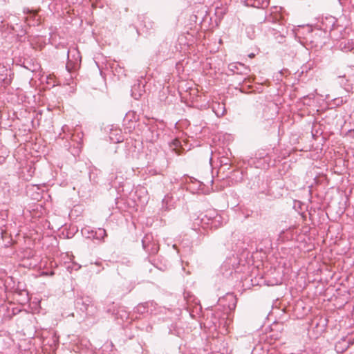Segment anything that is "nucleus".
I'll use <instances>...</instances> for the list:
<instances>
[{
  "label": "nucleus",
  "mask_w": 354,
  "mask_h": 354,
  "mask_svg": "<svg viewBox=\"0 0 354 354\" xmlns=\"http://www.w3.org/2000/svg\"><path fill=\"white\" fill-rule=\"evenodd\" d=\"M142 245L149 255H155L159 251V244L151 234H145L142 239Z\"/></svg>",
  "instance_id": "1"
},
{
  "label": "nucleus",
  "mask_w": 354,
  "mask_h": 354,
  "mask_svg": "<svg viewBox=\"0 0 354 354\" xmlns=\"http://www.w3.org/2000/svg\"><path fill=\"white\" fill-rule=\"evenodd\" d=\"M67 57L68 59L66 68L68 71L71 72L80 64L81 55L80 53L76 48H73L68 50Z\"/></svg>",
  "instance_id": "2"
},
{
  "label": "nucleus",
  "mask_w": 354,
  "mask_h": 354,
  "mask_svg": "<svg viewBox=\"0 0 354 354\" xmlns=\"http://www.w3.org/2000/svg\"><path fill=\"white\" fill-rule=\"evenodd\" d=\"M23 12L28 15L25 17V22L28 26H35L40 24V17L38 15L37 11L25 8Z\"/></svg>",
  "instance_id": "3"
},
{
  "label": "nucleus",
  "mask_w": 354,
  "mask_h": 354,
  "mask_svg": "<svg viewBox=\"0 0 354 354\" xmlns=\"http://www.w3.org/2000/svg\"><path fill=\"white\" fill-rule=\"evenodd\" d=\"M92 305L91 298L89 297H80L75 300V308L82 313H88V308Z\"/></svg>",
  "instance_id": "4"
},
{
  "label": "nucleus",
  "mask_w": 354,
  "mask_h": 354,
  "mask_svg": "<svg viewBox=\"0 0 354 354\" xmlns=\"http://www.w3.org/2000/svg\"><path fill=\"white\" fill-rule=\"evenodd\" d=\"M228 69L233 73L241 75H248L250 71L248 67L239 62L230 64Z\"/></svg>",
  "instance_id": "5"
},
{
  "label": "nucleus",
  "mask_w": 354,
  "mask_h": 354,
  "mask_svg": "<svg viewBox=\"0 0 354 354\" xmlns=\"http://www.w3.org/2000/svg\"><path fill=\"white\" fill-rule=\"evenodd\" d=\"M278 28H272L269 29V33L272 35L279 43H282L285 37V34L287 33L286 28L278 25Z\"/></svg>",
  "instance_id": "6"
},
{
  "label": "nucleus",
  "mask_w": 354,
  "mask_h": 354,
  "mask_svg": "<svg viewBox=\"0 0 354 354\" xmlns=\"http://www.w3.org/2000/svg\"><path fill=\"white\" fill-rule=\"evenodd\" d=\"M241 1L248 7L264 9L270 3V0H241Z\"/></svg>",
  "instance_id": "7"
},
{
  "label": "nucleus",
  "mask_w": 354,
  "mask_h": 354,
  "mask_svg": "<svg viewBox=\"0 0 354 354\" xmlns=\"http://www.w3.org/2000/svg\"><path fill=\"white\" fill-rule=\"evenodd\" d=\"M221 216L216 215L213 218H208L207 215H204L201 218H197L196 220L198 221L197 225H201L204 227V225H211L212 227L216 226V223L219 221Z\"/></svg>",
  "instance_id": "8"
},
{
  "label": "nucleus",
  "mask_w": 354,
  "mask_h": 354,
  "mask_svg": "<svg viewBox=\"0 0 354 354\" xmlns=\"http://www.w3.org/2000/svg\"><path fill=\"white\" fill-rule=\"evenodd\" d=\"M109 138L114 143L122 142L124 140L123 136L120 130H112L110 132Z\"/></svg>",
  "instance_id": "9"
},
{
  "label": "nucleus",
  "mask_w": 354,
  "mask_h": 354,
  "mask_svg": "<svg viewBox=\"0 0 354 354\" xmlns=\"http://www.w3.org/2000/svg\"><path fill=\"white\" fill-rule=\"evenodd\" d=\"M153 302H145L139 304L136 308L135 310L139 314H144L148 312L149 306H152Z\"/></svg>",
  "instance_id": "10"
},
{
  "label": "nucleus",
  "mask_w": 354,
  "mask_h": 354,
  "mask_svg": "<svg viewBox=\"0 0 354 354\" xmlns=\"http://www.w3.org/2000/svg\"><path fill=\"white\" fill-rule=\"evenodd\" d=\"M340 48L342 50L345 52L351 51L353 49H354V47L353 46V44L351 43L349 41H342L340 44Z\"/></svg>",
  "instance_id": "11"
},
{
  "label": "nucleus",
  "mask_w": 354,
  "mask_h": 354,
  "mask_svg": "<svg viewBox=\"0 0 354 354\" xmlns=\"http://www.w3.org/2000/svg\"><path fill=\"white\" fill-rule=\"evenodd\" d=\"M6 298V287L4 283H0V301H4Z\"/></svg>",
  "instance_id": "12"
},
{
  "label": "nucleus",
  "mask_w": 354,
  "mask_h": 354,
  "mask_svg": "<svg viewBox=\"0 0 354 354\" xmlns=\"http://www.w3.org/2000/svg\"><path fill=\"white\" fill-rule=\"evenodd\" d=\"M114 313L117 318H119L120 317L122 319H123L128 317V314L124 309L118 310V311Z\"/></svg>",
  "instance_id": "13"
},
{
  "label": "nucleus",
  "mask_w": 354,
  "mask_h": 354,
  "mask_svg": "<svg viewBox=\"0 0 354 354\" xmlns=\"http://www.w3.org/2000/svg\"><path fill=\"white\" fill-rule=\"evenodd\" d=\"M95 236L97 239H104L107 236L106 232L104 229L99 228L98 230L95 232Z\"/></svg>",
  "instance_id": "14"
},
{
  "label": "nucleus",
  "mask_w": 354,
  "mask_h": 354,
  "mask_svg": "<svg viewBox=\"0 0 354 354\" xmlns=\"http://www.w3.org/2000/svg\"><path fill=\"white\" fill-rule=\"evenodd\" d=\"M136 85H134V86H133V88H132V90H131V91H132V93H131V95H132V97H133L136 100H138V99L140 97V96H141V93H138V94H137V93H136L134 92V90L136 89Z\"/></svg>",
  "instance_id": "15"
},
{
  "label": "nucleus",
  "mask_w": 354,
  "mask_h": 354,
  "mask_svg": "<svg viewBox=\"0 0 354 354\" xmlns=\"http://www.w3.org/2000/svg\"><path fill=\"white\" fill-rule=\"evenodd\" d=\"M19 27L21 28L20 32H17V35L22 37L26 34V30L23 28L22 26H20Z\"/></svg>",
  "instance_id": "16"
},
{
  "label": "nucleus",
  "mask_w": 354,
  "mask_h": 354,
  "mask_svg": "<svg viewBox=\"0 0 354 354\" xmlns=\"http://www.w3.org/2000/svg\"><path fill=\"white\" fill-rule=\"evenodd\" d=\"M131 116H132L133 118H134V119H136L135 114L133 113H129L127 115V116L125 118V120H128Z\"/></svg>",
  "instance_id": "17"
},
{
  "label": "nucleus",
  "mask_w": 354,
  "mask_h": 354,
  "mask_svg": "<svg viewBox=\"0 0 354 354\" xmlns=\"http://www.w3.org/2000/svg\"><path fill=\"white\" fill-rule=\"evenodd\" d=\"M168 198H169V196H166L163 198V200H162V203H165V202H166V203H167V201H168Z\"/></svg>",
  "instance_id": "18"
},
{
  "label": "nucleus",
  "mask_w": 354,
  "mask_h": 354,
  "mask_svg": "<svg viewBox=\"0 0 354 354\" xmlns=\"http://www.w3.org/2000/svg\"><path fill=\"white\" fill-rule=\"evenodd\" d=\"M179 141L178 140H174V143H178Z\"/></svg>",
  "instance_id": "19"
},
{
  "label": "nucleus",
  "mask_w": 354,
  "mask_h": 354,
  "mask_svg": "<svg viewBox=\"0 0 354 354\" xmlns=\"http://www.w3.org/2000/svg\"><path fill=\"white\" fill-rule=\"evenodd\" d=\"M12 30H13V31H15V32H17V31L15 30V28L14 27H12Z\"/></svg>",
  "instance_id": "20"
}]
</instances>
